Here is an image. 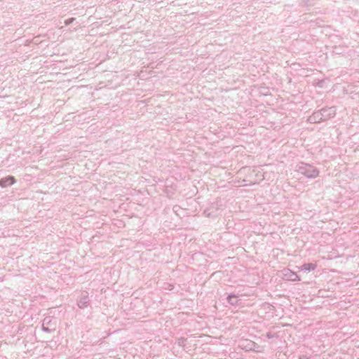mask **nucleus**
<instances>
[{"label":"nucleus","mask_w":359,"mask_h":359,"mask_svg":"<svg viewBox=\"0 0 359 359\" xmlns=\"http://www.w3.org/2000/svg\"><path fill=\"white\" fill-rule=\"evenodd\" d=\"M336 115L334 107L323 108L320 110L313 112L307 119L310 123H317L326 121Z\"/></svg>","instance_id":"nucleus-1"},{"label":"nucleus","mask_w":359,"mask_h":359,"mask_svg":"<svg viewBox=\"0 0 359 359\" xmlns=\"http://www.w3.org/2000/svg\"><path fill=\"white\" fill-rule=\"evenodd\" d=\"M297 170L307 178H316L319 175V170L316 167L302 162L297 165Z\"/></svg>","instance_id":"nucleus-2"},{"label":"nucleus","mask_w":359,"mask_h":359,"mask_svg":"<svg viewBox=\"0 0 359 359\" xmlns=\"http://www.w3.org/2000/svg\"><path fill=\"white\" fill-rule=\"evenodd\" d=\"M56 329V323L52 316H46L43 320L42 330L45 332H51Z\"/></svg>","instance_id":"nucleus-3"},{"label":"nucleus","mask_w":359,"mask_h":359,"mask_svg":"<svg viewBox=\"0 0 359 359\" xmlns=\"http://www.w3.org/2000/svg\"><path fill=\"white\" fill-rule=\"evenodd\" d=\"M283 275L285 280H290V281H299L300 278L299 276L291 271L289 269H285L283 270Z\"/></svg>","instance_id":"nucleus-4"},{"label":"nucleus","mask_w":359,"mask_h":359,"mask_svg":"<svg viewBox=\"0 0 359 359\" xmlns=\"http://www.w3.org/2000/svg\"><path fill=\"white\" fill-rule=\"evenodd\" d=\"M89 304V299H88V294L87 292H83L81 293V297L78 299V306L80 309H84L88 306Z\"/></svg>","instance_id":"nucleus-5"},{"label":"nucleus","mask_w":359,"mask_h":359,"mask_svg":"<svg viewBox=\"0 0 359 359\" xmlns=\"http://www.w3.org/2000/svg\"><path fill=\"white\" fill-rule=\"evenodd\" d=\"M15 183V180L13 176H8L0 180V187H6L8 185H12Z\"/></svg>","instance_id":"nucleus-6"},{"label":"nucleus","mask_w":359,"mask_h":359,"mask_svg":"<svg viewBox=\"0 0 359 359\" xmlns=\"http://www.w3.org/2000/svg\"><path fill=\"white\" fill-rule=\"evenodd\" d=\"M317 267V265L316 264H313V263H306V264H304L303 265H302L300 267H299V269H301L302 271H313L316 269Z\"/></svg>","instance_id":"nucleus-7"},{"label":"nucleus","mask_w":359,"mask_h":359,"mask_svg":"<svg viewBox=\"0 0 359 359\" xmlns=\"http://www.w3.org/2000/svg\"><path fill=\"white\" fill-rule=\"evenodd\" d=\"M229 303L231 305H237L238 304V299L236 295L230 294L227 297Z\"/></svg>","instance_id":"nucleus-8"},{"label":"nucleus","mask_w":359,"mask_h":359,"mask_svg":"<svg viewBox=\"0 0 359 359\" xmlns=\"http://www.w3.org/2000/svg\"><path fill=\"white\" fill-rule=\"evenodd\" d=\"M75 20L74 18H71L65 20V25H69Z\"/></svg>","instance_id":"nucleus-9"},{"label":"nucleus","mask_w":359,"mask_h":359,"mask_svg":"<svg viewBox=\"0 0 359 359\" xmlns=\"http://www.w3.org/2000/svg\"><path fill=\"white\" fill-rule=\"evenodd\" d=\"M185 339L184 338H180L178 340V344L180 346H184V342H185Z\"/></svg>","instance_id":"nucleus-10"},{"label":"nucleus","mask_w":359,"mask_h":359,"mask_svg":"<svg viewBox=\"0 0 359 359\" xmlns=\"http://www.w3.org/2000/svg\"><path fill=\"white\" fill-rule=\"evenodd\" d=\"M299 359H310V358L309 357H307L306 355H300L299 357Z\"/></svg>","instance_id":"nucleus-11"},{"label":"nucleus","mask_w":359,"mask_h":359,"mask_svg":"<svg viewBox=\"0 0 359 359\" xmlns=\"http://www.w3.org/2000/svg\"><path fill=\"white\" fill-rule=\"evenodd\" d=\"M266 337H267L268 338H269V339H270V338H271V337H272V335H271V334L270 332H268V333L266 334Z\"/></svg>","instance_id":"nucleus-12"}]
</instances>
